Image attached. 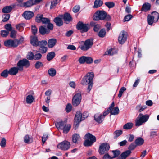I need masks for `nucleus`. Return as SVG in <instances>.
<instances>
[{
	"instance_id": "f704fd0d",
	"label": "nucleus",
	"mask_w": 159,
	"mask_h": 159,
	"mask_svg": "<svg viewBox=\"0 0 159 159\" xmlns=\"http://www.w3.org/2000/svg\"><path fill=\"white\" fill-rule=\"evenodd\" d=\"M147 22L148 24L150 25H152L153 23L157 22L155 21L152 18L150 15H148L147 16Z\"/></svg>"
},
{
	"instance_id": "c03bdc74",
	"label": "nucleus",
	"mask_w": 159,
	"mask_h": 159,
	"mask_svg": "<svg viewBox=\"0 0 159 159\" xmlns=\"http://www.w3.org/2000/svg\"><path fill=\"white\" fill-rule=\"evenodd\" d=\"M71 127V126L70 125H66L64 127V129H62L63 130V133L65 134L67 133L70 129Z\"/></svg>"
},
{
	"instance_id": "6ab92c4d",
	"label": "nucleus",
	"mask_w": 159,
	"mask_h": 159,
	"mask_svg": "<svg viewBox=\"0 0 159 159\" xmlns=\"http://www.w3.org/2000/svg\"><path fill=\"white\" fill-rule=\"evenodd\" d=\"M57 39L55 38L49 39L47 43L48 46L49 48H52L56 44Z\"/></svg>"
},
{
	"instance_id": "4468645a",
	"label": "nucleus",
	"mask_w": 159,
	"mask_h": 159,
	"mask_svg": "<svg viewBox=\"0 0 159 159\" xmlns=\"http://www.w3.org/2000/svg\"><path fill=\"white\" fill-rule=\"evenodd\" d=\"M113 106L110 109V112L111 114L112 115H116L118 114L119 112V108L117 107H114L115 106V103L114 102H113L111 104L110 106H111L112 105Z\"/></svg>"
},
{
	"instance_id": "c9c22d12",
	"label": "nucleus",
	"mask_w": 159,
	"mask_h": 159,
	"mask_svg": "<svg viewBox=\"0 0 159 159\" xmlns=\"http://www.w3.org/2000/svg\"><path fill=\"white\" fill-rule=\"evenodd\" d=\"M55 56V53L54 52H51L48 53L47 56V59L48 61H50L54 58Z\"/></svg>"
},
{
	"instance_id": "aec40b11",
	"label": "nucleus",
	"mask_w": 159,
	"mask_h": 159,
	"mask_svg": "<svg viewBox=\"0 0 159 159\" xmlns=\"http://www.w3.org/2000/svg\"><path fill=\"white\" fill-rule=\"evenodd\" d=\"M30 39L31 44L34 46H38V40L37 37L36 36H31Z\"/></svg>"
},
{
	"instance_id": "f8f14e48",
	"label": "nucleus",
	"mask_w": 159,
	"mask_h": 159,
	"mask_svg": "<svg viewBox=\"0 0 159 159\" xmlns=\"http://www.w3.org/2000/svg\"><path fill=\"white\" fill-rule=\"evenodd\" d=\"M78 61L81 64H84L85 63L90 64L93 62V59L90 57L83 56L79 58Z\"/></svg>"
},
{
	"instance_id": "ddd939ff",
	"label": "nucleus",
	"mask_w": 159,
	"mask_h": 159,
	"mask_svg": "<svg viewBox=\"0 0 159 159\" xmlns=\"http://www.w3.org/2000/svg\"><path fill=\"white\" fill-rule=\"evenodd\" d=\"M4 45L7 47L15 48L17 46V43L15 39L14 40L9 39L4 42Z\"/></svg>"
},
{
	"instance_id": "338daca9",
	"label": "nucleus",
	"mask_w": 159,
	"mask_h": 159,
	"mask_svg": "<svg viewBox=\"0 0 159 159\" xmlns=\"http://www.w3.org/2000/svg\"><path fill=\"white\" fill-rule=\"evenodd\" d=\"M31 30L32 33L34 35L37 33V29L35 26L33 25L31 26Z\"/></svg>"
},
{
	"instance_id": "39448f33",
	"label": "nucleus",
	"mask_w": 159,
	"mask_h": 159,
	"mask_svg": "<svg viewBox=\"0 0 159 159\" xmlns=\"http://www.w3.org/2000/svg\"><path fill=\"white\" fill-rule=\"evenodd\" d=\"M17 65L19 70L22 71L23 70L24 67L25 68L28 67L30 66V63L28 60L25 59L19 60L17 63Z\"/></svg>"
},
{
	"instance_id": "412c9836",
	"label": "nucleus",
	"mask_w": 159,
	"mask_h": 159,
	"mask_svg": "<svg viewBox=\"0 0 159 159\" xmlns=\"http://www.w3.org/2000/svg\"><path fill=\"white\" fill-rule=\"evenodd\" d=\"M19 70V68L13 67L9 69V74L12 75H16L18 72Z\"/></svg>"
},
{
	"instance_id": "423d86ee",
	"label": "nucleus",
	"mask_w": 159,
	"mask_h": 159,
	"mask_svg": "<svg viewBox=\"0 0 159 159\" xmlns=\"http://www.w3.org/2000/svg\"><path fill=\"white\" fill-rule=\"evenodd\" d=\"M110 146L108 143H102L100 145L98 152L101 155L107 153L110 149Z\"/></svg>"
},
{
	"instance_id": "052dcab7",
	"label": "nucleus",
	"mask_w": 159,
	"mask_h": 159,
	"mask_svg": "<svg viewBox=\"0 0 159 159\" xmlns=\"http://www.w3.org/2000/svg\"><path fill=\"white\" fill-rule=\"evenodd\" d=\"M41 22L45 24H47L50 22V20L48 18L43 17Z\"/></svg>"
},
{
	"instance_id": "864d4df0",
	"label": "nucleus",
	"mask_w": 159,
	"mask_h": 159,
	"mask_svg": "<svg viewBox=\"0 0 159 159\" xmlns=\"http://www.w3.org/2000/svg\"><path fill=\"white\" fill-rule=\"evenodd\" d=\"M42 55L40 53L36 54L34 55V60H39L41 59Z\"/></svg>"
},
{
	"instance_id": "72a5a7b5",
	"label": "nucleus",
	"mask_w": 159,
	"mask_h": 159,
	"mask_svg": "<svg viewBox=\"0 0 159 159\" xmlns=\"http://www.w3.org/2000/svg\"><path fill=\"white\" fill-rule=\"evenodd\" d=\"M34 99L33 96L31 95H29L27 97L26 101L28 104H31L33 102Z\"/></svg>"
},
{
	"instance_id": "dca6fc26",
	"label": "nucleus",
	"mask_w": 159,
	"mask_h": 159,
	"mask_svg": "<svg viewBox=\"0 0 159 159\" xmlns=\"http://www.w3.org/2000/svg\"><path fill=\"white\" fill-rule=\"evenodd\" d=\"M62 15H61L59 17H56L54 20V21L56 25L58 26H61L63 25V22L62 20Z\"/></svg>"
},
{
	"instance_id": "7ed1b4c3",
	"label": "nucleus",
	"mask_w": 159,
	"mask_h": 159,
	"mask_svg": "<svg viewBox=\"0 0 159 159\" xmlns=\"http://www.w3.org/2000/svg\"><path fill=\"white\" fill-rule=\"evenodd\" d=\"M94 74L93 73H88L83 78L81 82V84L84 85L92 83V80Z\"/></svg>"
},
{
	"instance_id": "a211bd4d",
	"label": "nucleus",
	"mask_w": 159,
	"mask_h": 159,
	"mask_svg": "<svg viewBox=\"0 0 159 159\" xmlns=\"http://www.w3.org/2000/svg\"><path fill=\"white\" fill-rule=\"evenodd\" d=\"M84 139H89L94 142H95L96 140V137L90 133H87L84 136Z\"/></svg>"
},
{
	"instance_id": "c756f323",
	"label": "nucleus",
	"mask_w": 159,
	"mask_h": 159,
	"mask_svg": "<svg viewBox=\"0 0 159 159\" xmlns=\"http://www.w3.org/2000/svg\"><path fill=\"white\" fill-rule=\"evenodd\" d=\"M103 4V2L101 0H95L94 2L93 8H97L101 6Z\"/></svg>"
},
{
	"instance_id": "393cba45",
	"label": "nucleus",
	"mask_w": 159,
	"mask_h": 159,
	"mask_svg": "<svg viewBox=\"0 0 159 159\" xmlns=\"http://www.w3.org/2000/svg\"><path fill=\"white\" fill-rule=\"evenodd\" d=\"M144 143L143 139L141 137L137 138L135 141V143L137 146H140L142 145Z\"/></svg>"
},
{
	"instance_id": "09e8293b",
	"label": "nucleus",
	"mask_w": 159,
	"mask_h": 159,
	"mask_svg": "<svg viewBox=\"0 0 159 159\" xmlns=\"http://www.w3.org/2000/svg\"><path fill=\"white\" fill-rule=\"evenodd\" d=\"M60 1V0H52L50 7V8L52 9L53 7L56 6Z\"/></svg>"
},
{
	"instance_id": "bf43d9fd",
	"label": "nucleus",
	"mask_w": 159,
	"mask_h": 159,
	"mask_svg": "<svg viewBox=\"0 0 159 159\" xmlns=\"http://www.w3.org/2000/svg\"><path fill=\"white\" fill-rule=\"evenodd\" d=\"M3 21L5 22L7 21L9 19L10 16L9 14H4L3 16Z\"/></svg>"
},
{
	"instance_id": "ea45409f",
	"label": "nucleus",
	"mask_w": 159,
	"mask_h": 159,
	"mask_svg": "<svg viewBox=\"0 0 159 159\" xmlns=\"http://www.w3.org/2000/svg\"><path fill=\"white\" fill-rule=\"evenodd\" d=\"M85 140L84 143V144L86 147L90 146L92 145L93 143H94L91 141H90L89 139H85Z\"/></svg>"
},
{
	"instance_id": "e2e57ef3",
	"label": "nucleus",
	"mask_w": 159,
	"mask_h": 159,
	"mask_svg": "<svg viewBox=\"0 0 159 159\" xmlns=\"http://www.w3.org/2000/svg\"><path fill=\"white\" fill-rule=\"evenodd\" d=\"M10 31H11L10 34L11 37L12 38H15L16 36V32L14 30H12Z\"/></svg>"
},
{
	"instance_id": "a18cd8bd",
	"label": "nucleus",
	"mask_w": 159,
	"mask_h": 159,
	"mask_svg": "<svg viewBox=\"0 0 159 159\" xmlns=\"http://www.w3.org/2000/svg\"><path fill=\"white\" fill-rule=\"evenodd\" d=\"M9 74V71L7 69H6L1 73V76L4 78H7L8 77Z\"/></svg>"
},
{
	"instance_id": "69168bd1",
	"label": "nucleus",
	"mask_w": 159,
	"mask_h": 159,
	"mask_svg": "<svg viewBox=\"0 0 159 159\" xmlns=\"http://www.w3.org/2000/svg\"><path fill=\"white\" fill-rule=\"evenodd\" d=\"M72 106L70 103H68L66 105V111L67 112H69L71 110Z\"/></svg>"
},
{
	"instance_id": "f3484780",
	"label": "nucleus",
	"mask_w": 159,
	"mask_h": 159,
	"mask_svg": "<svg viewBox=\"0 0 159 159\" xmlns=\"http://www.w3.org/2000/svg\"><path fill=\"white\" fill-rule=\"evenodd\" d=\"M94 118L95 120L98 123H102L104 119L102 115L99 113H97L95 115Z\"/></svg>"
},
{
	"instance_id": "a878e982",
	"label": "nucleus",
	"mask_w": 159,
	"mask_h": 159,
	"mask_svg": "<svg viewBox=\"0 0 159 159\" xmlns=\"http://www.w3.org/2000/svg\"><path fill=\"white\" fill-rule=\"evenodd\" d=\"M80 139V136L79 134H75L72 136V141L74 143H78Z\"/></svg>"
},
{
	"instance_id": "4be33fe9",
	"label": "nucleus",
	"mask_w": 159,
	"mask_h": 159,
	"mask_svg": "<svg viewBox=\"0 0 159 159\" xmlns=\"http://www.w3.org/2000/svg\"><path fill=\"white\" fill-rule=\"evenodd\" d=\"M66 121H61L57 123L56 124V125L58 129L62 130L63 129H64V127L66 125Z\"/></svg>"
},
{
	"instance_id": "bb28decb",
	"label": "nucleus",
	"mask_w": 159,
	"mask_h": 159,
	"mask_svg": "<svg viewBox=\"0 0 159 159\" xmlns=\"http://www.w3.org/2000/svg\"><path fill=\"white\" fill-rule=\"evenodd\" d=\"M12 9V7L11 6H6L2 9V11L4 13H8L11 12Z\"/></svg>"
},
{
	"instance_id": "8fccbe9b",
	"label": "nucleus",
	"mask_w": 159,
	"mask_h": 159,
	"mask_svg": "<svg viewBox=\"0 0 159 159\" xmlns=\"http://www.w3.org/2000/svg\"><path fill=\"white\" fill-rule=\"evenodd\" d=\"M34 54L31 52H29L27 54V58L28 59L30 60H32L34 59Z\"/></svg>"
},
{
	"instance_id": "9d476101",
	"label": "nucleus",
	"mask_w": 159,
	"mask_h": 159,
	"mask_svg": "<svg viewBox=\"0 0 159 159\" xmlns=\"http://www.w3.org/2000/svg\"><path fill=\"white\" fill-rule=\"evenodd\" d=\"M82 119L81 113L79 111L77 112L74 119V126L75 129L78 127L79 123Z\"/></svg>"
},
{
	"instance_id": "79ce46f5",
	"label": "nucleus",
	"mask_w": 159,
	"mask_h": 159,
	"mask_svg": "<svg viewBox=\"0 0 159 159\" xmlns=\"http://www.w3.org/2000/svg\"><path fill=\"white\" fill-rule=\"evenodd\" d=\"M48 48L46 47H40L39 49V52L44 54L47 51Z\"/></svg>"
},
{
	"instance_id": "5fc2aeb1",
	"label": "nucleus",
	"mask_w": 159,
	"mask_h": 159,
	"mask_svg": "<svg viewBox=\"0 0 159 159\" xmlns=\"http://www.w3.org/2000/svg\"><path fill=\"white\" fill-rule=\"evenodd\" d=\"M133 17V16L130 14L125 16L124 19V22L129 21Z\"/></svg>"
},
{
	"instance_id": "20e7f679",
	"label": "nucleus",
	"mask_w": 159,
	"mask_h": 159,
	"mask_svg": "<svg viewBox=\"0 0 159 159\" xmlns=\"http://www.w3.org/2000/svg\"><path fill=\"white\" fill-rule=\"evenodd\" d=\"M106 15V12L103 11H97L93 16V19L95 20H103L105 19Z\"/></svg>"
},
{
	"instance_id": "680f3d73",
	"label": "nucleus",
	"mask_w": 159,
	"mask_h": 159,
	"mask_svg": "<svg viewBox=\"0 0 159 159\" xmlns=\"http://www.w3.org/2000/svg\"><path fill=\"white\" fill-rule=\"evenodd\" d=\"M9 33L8 31L3 30L1 31V34L3 37H6L8 35Z\"/></svg>"
},
{
	"instance_id": "4c0bfd02",
	"label": "nucleus",
	"mask_w": 159,
	"mask_h": 159,
	"mask_svg": "<svg viewBox=\"0 0 159 159\" xmlns=\"http://www.w3.org/2000/svg\"><path fill=\"white\" fill-rule=\"evenodd\" d=\"M131 153V151H130L126 150L121 154V156L124 159H125L128 156L130 155Z\"/></svg>"
},
{
	"instance_id": "7c9ffc66",
	"label": "nucleus",
	"mask_w": 159,
	"mask_h": 159,
	"mask_svg": "<svg viewBox=\"0 0 159 159\" xmlns=\"http://www.w3.org/2000/svg\"><path fill=\"white\" fill-rule=\"evenodd\" d=\"M24 142L26 143H30L33 142V139L28 135H26L24 137Z\"/></svg>"
},
{
	"instance_id": "774afa93",
	"label": "nucleus",
	"mask_w": 159,
	"mask_h": 159,
	"mask_svg": "<svg viewBox=\"0 0 159 159\" xmlns=\"http://www.w3.org/2000/svg\"><path fill=\"white\" fill-rule=\"evenodd\" d=\"M136 146V145H135L134 143H132L128 147V149H129L128 150L131 151V150H133L135 148Z\"/></svg>"
},
{
	"instance_id": "37998d69",
	"label": "nucleus",
	"mask_w": 159,
	"mask_h": 159,
	"mask_svg": "<svg viewBox=\"0 0 159 159\" xmlns=\"http://www.w3.org/2000/svg\"><path fill=\"white\" fill-rule=\"evenodd\" d=\"M105 35L106 31L104 29H101L98 33V36L101 38L104 37Z\"/></svg>"
},
{
	"instance_id": "4d7b16f0",
	"label": "nucleus",
	"mask_w": 159,
	"mask_h": 159,
	"mask_svg": "<svg viewBox=\"0 0 159 159\" xmlns=\"http://www.w3.org/2000/svg\"><path fill=\"white\" fill-rule=\"evenodd\" d=\"M113 105V104H112V105L111 106H110L106 111H104L103 112V115H102V116L104 118H105L106 116L109 113H110V109L113 106V105Z\"/></svg>"
},
{
	"instance_id": "49530a36",
	"label": "nucleus",
	"mask_w": 159,
	"mask_h": 159,
	"mask_svg": "<svg viewBox=\"0 0 159 159\" xmlns=\"http://www.w3.org/2000/svg\"><path fill=\"white\" fill-rule=\"evenodd\" d=\"M39 32L42 35H43L46 33V29L43 26H41L39 28Z\"/></svg>"
},
{
	"instance_id": "b1692460",
	"label": "nucleus",
	"mask_w": 159,
	"mask_h": 159,
	"mask_svg": "<svg viewBox=\"0 0 159 159\" xmlns=\"http://www.w3.org/2000/svg\"><path fill=\"white\" fill-rule=\"evenodd\" d=\"M34 4L35 3L34 0H30L24 2L23 3V6L27 8L30 7Z\"/></svg>"
},
{
	"instance_id": "de8ad7c7",
	"label": "nucleus",
	"mask_w": 159,
	"mask_h": 159,
	"mask_svg": "<svg viewBox=\"0 0 159 159\" xmlns=\"http://www.w3.org/2000/svg\"><path fill=\"white\" fill-rule=\"evenodd\" d=\"M112 152H113L114 155L112 157L113 158L118 157L120 154L121 153L120 151L117 150H113L112 151Z\"/></svg>"
},
{
	"instance_id": "2eb2a0df",
	"label": "nucleus",
	"mask_w": 159,
	"mask_h": 159,
	"mask_svg": "<svg viewBox=\"0 0 159 159\" xmlns=\"http://www.w3.org/2000/svg\"><path fill=\"white\" fill-rule=\"evenodd\" d=\"M23 17L26 20H30L34 16V13L29 11H25L22 14Z\"/></svg>"
},
{
	"instance_id": "1a4fd4ad",
	"label": "nucleus",
	"mask_w": 159,
	"mask_h": 159,
	"mask_svg": "<svg viewBox=\"0 0 159 159\" xmlns=\"http://www.w3.org/2000/svg\"><path fill=\"white\" fill-rule=\"evenodd\" d=\"M81 98L82 97L80 93H76L72 99L73 105L74 106H76L79 105L81 102Z\"/></svg>"
},
{
	"instance_id": "13d9d810",
	"label": "nucleus",
	"mask_w": 159,
	"mask_h": 159,
	"mask_svg": "<svg viewBox=\"0 0 159 159\" xmlns=\"http://www.w3.org/2000/svg\"><path fill=\"white\" fill-rule=\"evenodd\" d=\"M43 64L42 62L38 61L35 63V67L36 69H39L40 67H43Z\"/></svg>"
},
{
	"instance_id": "58836bf2",
	"label": "nucleus",
	"mask_w": 159,
	"mask_h": 159,
	"mask_svg": "<svg viewBox=\"0 0 159 159\" xmlns=\"http://www.w3.org/2000/svg\"><path fill=\"white\" fill-rule=\"evenodd\" d=\"M123 133V131L121 130H116L113 133L114 138H117L120 135Z\"/></svg>"
},
{
	"instance_id": "2f4dec72",
	"label": "nucleus",
	"mask_w": 159,
	"mask_h": 159,
	"mask_svg": "<svg viewBox=\"0 0 159 159\" xmlns=\"http://www.w3.org/2000/svg\"><path fill=\"white\" fill-rule=\"evenodd\" d=\"M133 124L131 122H128L125 124L123 126V128L124 129L126 130L130 129L133 127Z\"/></svg>"
},
{
	"instance_id": "f03ea898",
	"label": "nucleus",
	"mask_w": 159,
	"mask_h": 159,
	"mask_svg": "<svg viewBox=\"0 0 159 159\" xmlns=\"http://www.w3.org/2000/svg\"><path fill=\"white\" fill-rule=\"evenodd\" d=\"M83 45L80 46V48L84 51H87L91 48L93 44V39L92 38L88 39L85 41L82 42Z\"/></svg>"
},
{
	"instance_id": "0eeeda50",
	"label": "nucleus",
	"mask_w": 159,
	"mask_h": 159,
	"mask_svg": "<svg viewBox=\"0 0 159 159\" xmlns=\"http://www.w3.org/2000/svg\"><path fill=\"white\" fill-rule=\"evenodd\" d=\"M70 143L66 140L59 143L57 146L58 148L63 151L68 150L70 148Z\"/></svg>"
},
{
	"instance_id": "e433bc0d",
	"label": "nucleus",
	"mask_w": 159,
	"mask_h": 159,
	"mask_svg": "<svg viewBox=\"0 0 159 159\" xmlns=\"http://www.w3.org/2000/svg\"><path fill=\"white\" fill-rule=\"evenodd\" d=\"M48 73L49 75L52 77H53L55 75L56 73V71L55 69L51 68L48 70Z\"/></svg>"
},
{
	"instance_id": "c85d7f7f",
	"label": "nucleus",
	"mask_w": 159,
	"mask_h": 159,
	"mask_svg": "<svg viewBox=\"0 0 159 159\" xmlns=\"http://www.w3.org/2000/svg\"><path fill=\"white\" fill-rule=\"evenodd\" d=\"M150 16L155 21L157 22L159 18V14L156 12L154 11L150 15Z\"/></svg>"
},
{
	"instance_id": "a19ab883",
	"label": "nucleus",
	"mask_w": 159,
	"mask_h": 159,
	"mask_svg": "<svg viewBox=\"0 0 159 159\" xmlns=\"http://www.w3.org/2000/svg\"><path fill=\"white\" fill-rule=\"evenodd\" d=\"M43 18V15L42 14H38L36 17L35 21L37 23H40L42 21Z\"/></svg>"
},
{
	"instance_id": "3c124183",
	"label": "nucleus",
	"mask_w": 159,
	"mask_h": 159,
	"mask_svg": "<svg viewBox=\"0 0 159 159\" xmlns=\"http://www.w3.org/2000/svg\"><path fill=\"white\" fill-rule=\"evenodd\" d=\"M47 44V41L46 40H42L39 42L38 46L40 47H45Z\"/></svg>"
},
{
	"instance_id": "5701e85b",
	"label": "nucleus",
	"mask_w": 159,
	"mask_h": 159,
	"mask_svg": "<svg viewBox=\"0 0 159 159\" xmlns=\"http://www.w3.org/2000/svg\"><path fill=\"white\" fill-rule=\"evenodd\" d=\"M63 19L65 22H70L72 20V17L71 15L68 13H65L63 16Z\"/></svg>"
},
{
	"instance_id": "9b49d317",
	"label": "nucleus",
	"mask_w": 159,
	"mask_h": 159,
	"mask_svg": "<svg viewBox=\"0 0 159 159\" xmlns=\"http://www.w3.org/2000/svg\"><path fill=\"white\" fill-rule=\"evenodd\" d=\"M127 38V33L125 31H122L120 33L118 40L120 44H123L126 41Z\"/></svg>"
},
{
	"instance_id": "f257e3e1",
	"label": "nucleus",
	"mask_w": 159,
	"mask_h": 159,
	"mask_svg": "<svg viewBox=\"0 0 159 159\" xmlns=\"http://www.w3.org/2000/svg\"><path fill=\"white\" fill-rule=\"evenodd\" d=\"M149 116L148 114L143 115L140 113L135 120V125L136 126H139L146 122L148 120Z\"/></svg>"
},
{
	"instance_id": "6e6552de",
	"label": "nucleus",
	"mask_w": 159,
	"mask_h": 159,
	"mask_svg": "<svg viewBox=\"0 0 159 159\" xmlns=\"http://www.w3.org/2000/svg\"><path fill=\"white\" fill-rule=\"evenodd\" d=\"M77 29L78 30H81L82 32H87L90 28L88 24H84L82 22H79L77 25Z\"/></svg>"
},
{
	"instance_id": "473e14b6",
	"label": "nucleus",
	"mask_w": 159,
	"mask_h": 159,
	"mask_svg": "<svg viewBox=\"0 0 159 159\" xmlns=\"http://www.w3.org/2000/svg\"><path fill=\"white\" fill-rule=\"evenodd\" d=\"M146 108L145 106H141V105H137L135 108L136 110L139 112H140L143 111Z\"/></svg>"
},
{
	"instance_id": "6e6d98bb",
	"label": "nucleus",
	"mask_w": 159,
	"mask_h": 159,
	"mask_svg": "<svg viewBox=\"0 0 159 159\" xmlns=\"http://www.w3.org/2000/svg\"><path fill=\"white\" fill-rule=\"evenodd\" d=\"M126 88L124 87H122L120 88L118 95L119 98H120L122 96L123 93L124 91L126 90Z\"/></svg>"
},
{
	"instance_id": "cd10ccee",
	"label": "nucleus",
	"mask_w": 159,
	"mask_h": 159,
	"mask_svg": "<svg viewBox=\"0 0 159 159\" xmlns=\"http://www.w3.org/2000/svg\"><path fill=\"white\" fill-rule=\"evenodd\" d=\"M151 5L148 3L144 4L142 6L141 11L146 12L150 9Z\"/></svg>"
},
{
	"instance_id": "0e129e2a",
	"label": "nucleus",
	"mask_w": 159,
	"mask_h": 159,
	"mask_svg": "<svg viewBox=\"0 0 159 159\" xmlns=\"http://www.w3.org/2000/svg\"><path fill=\"white\" fill-rule=\"evenodd\" d=\"M5 28L6 30H7V31H8L9 32L12 30L11 25L10 24H6L5 25Z\"/></svg>"
},
{
	"instance_id": "603ef678",
	"label": "nucleus",
	"mask_w": 159,
	"mask_h": 159,
	"mask_svg": "<svg viewBox=\"0 0 159 159\" xmlns=\"http://www.w3.org/2000/svg\"><path fill=\"white\" fill-rule=\"evenodd\" d=\"M105 5L109 8L113 7L115 6L114 3L112 2H106Z\"/></svg>"
}]
</instances>
